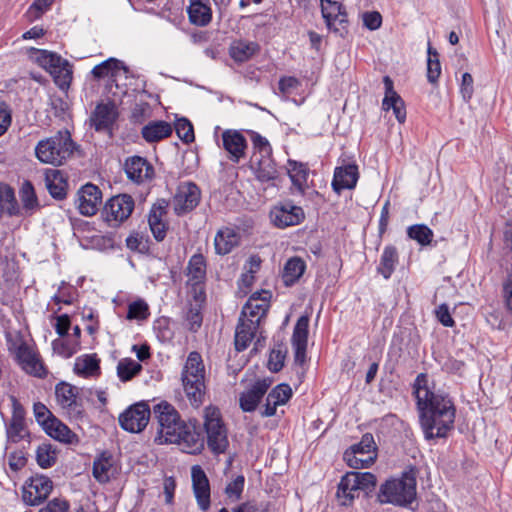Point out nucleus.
<instances>
[{
  "label": "nucleus",
  "instance_id": "obj_1",
  "mask_svg": "<svg viewBox=\"0 0 512 512\" xmlns=\"http://www.w3.org/2000/svg\"><path fill=\"white\" fill-rule=\"evenodd\" d=\"M417 408L426 440L445 438L454 428L456 408L448 394L425 391L423 398L418 397Z\"/></svg>",
  "mask_w": 512,
  "mask_h": 512
},
{
  "label": "nucleus",
  "instance_id": "obj_2",
  "mask_svg": "<svg viewBox=\"0 0 512 512\" xmlns=\"http://www.w3.org/2000/svg\"><path fill=\"white\" fill-rule=\"evenodd\" d=\"M418 471L414 466L401 473L398 478L387 479L379 487L377 499L381 504L407 507L416 500Z\"/></svg>",
  "mask_w": 512,
  "mask_h": 512
},
{
  "label": "nucleus",
  "instance_id": "obj_3",
  "mask_svg": "<svg viewBox=\"0 0 512 512\" xmlns=\"http://www.w3.org/2000/svg\"><path fill=\"white\" fill-rule=\"evenodd\" d=\"M182 386L190 404L199 408L205 398V366L200 353H189L181 373Z\"/></svg>",
  "mask_w": 512,
  "mask_h": 512
},
{
  "label": "nucleus",
  "instance_id": "obj_4",
  "mask_svg": "<svg viewBox=\"0 0 512 512\" xmlns=\"http://www.w3.org/2000/svg\"><path fill=\"white\" fill-rule=\"evenodd\" d=\"M169 430V434H158L160 443L178 444L188 454H199L204 449V436L196 420L185 423L179 415L178 420L171 423Z\"/></svg>",
  "mask_w": 512,
  "mask_h": 512
},
{
  "label": "nucleus",
  "instance_id": "obj_5",
  "mask_svg": "<svg viewBox=\"0 0 512 512\" xmlns=\"http://www.w3.org/2000/svg\"><path fill=\"white\" fill-rule=\"evenodd\" d=\"M76 149L68 130L58 131L54 136L41 140L35 148L36 157L42 163L62 165Z\"/></svg>",
  "mask_w": 512,
  "mask_h": 512
},
{
  "label": "nucleus",
  "instance_id": "obj_6",
  "mask_svg": "<svg viewBox=\"0 0 512 512\" xmlns=\"http://www.w3.org/2000/svg\"><path fill=\"white\" fill-rule=\"evenodd\" d=\"M204 428L207 435V445L214 454L224 453L229 445L227 430L222 420L220 410L215 406L204 409Z\"/></svg>",
  "mask_w": 512,
  "mask_h": 512
},
{
  "label": "nucleus",
  "instance_id": "obj_7",
  "mask_svg": "<svg viewBox=\"0 0 512 512\" xmlns=\"http://www.w3.org/2000/svg\"><path fill=\"white\" fill-rule=\"evenodd\" d=\"M30 51L31 57L35 59L39 66L47 70L53 76L55 83L60 88L69 86L72 80V69L67 60L47 50L31 48Z\"/></svg>",
  "mask_w": 512,
  "mask_h": 512
},
{
  "label": "nucleus",
  "instance_id": "obj_8",
  "mask_svg": "<svg viewBox=\"0 0 512 512\" xmlns=\"http://www.w3.org/2000/svg\"><path fill=\"white\" fill-rule=\"evenodd\" d=\"M134 200L128 194H120L110 198L103 209L105 221L111 227H116L126 221L134 210Z\"/></svg>",
  "mask_w": 512,
  "mask_h": 512
},
{
  "label": "nucleus",
  "instance_id": "obj_9",
  "mask_svg": "<svg viewBox=\"0 0 512 512\" xmlns=\"http://www.w3.org/2000/svg\"><path fill=\"white\" fill-rule=\"evenodd\" d=\"M200 199L201 191L195 183H181L172 199L174 213L182 216L191 212L198 206Z\"/></svg>",
  "mask_w": 512,
  "mask_h": 512
},
{
  "label": "nucleus",
  "instance_id": "obj_10",
  "mask_svg": "<svg viewBox=\"0 0 512 512\" xmlns=\"http://www.w3.org/2000/svg\"><path fill=\"white\" fill-rule=\"evenodd\" d=\"M150 414L149 405L145 402H138L120 414L119 424L125 431L139 433L147 426Z\"/></svg>",
  "mask_w": 512,
  "mask_h": 512
},
{
  "label": "nucleus",
  "instance_id": "obj_11",
  "mask_svg": "<svg viewBox=\"0 0 512 512\" xmlns=\"http://www.w3.org/2000/svg\"><path fill=\"white\" fill-rule=\"evenodd\" d=\"M102 202L101 190L92 183H87L77 192L75 203L83 216H93L97 213Z\"/></svg>",
  "mask_w": 512,
  "mask_h": 512
},
{
  "label": "nucleus",
  "instance_id": "obj_12",
  "mask_svg": "<svg viewBox=\"0 0 512 512\" xmlns=\"http://www.w3.org/2000/svg\"><path fill=\"white\" fill-rule=\"evenodd\" d=\"M53 488V483L46 476H36L30 479L23 488V500L31 506H37L47 499Z\"/></svg>",
  "mask_w": 512,
  "mask_h": 512
},
{
  "label": "nucleus",
  "instance_id": "obj_13",
  "mask_svg": "<svg viewBox=\"0 0 512 512\" xmlns=\"http://www.w3.org/2000/svg\"><path fill=\"white\" fill-rule=\"evenodd\" d=\"M124 171L129 180L136 184L150 181L154 177V167L144 157L134 155L128 157L124 162Z\"/></svg>",
  "mask_w": 512,
  "mask_h": 512
},
{
  "label": "nucleus",
  "instance_id": "obj_14",
  "mask_svg": "<svg viewBox=\"0 0 512 512\" xmlns=\"http://www.w3.org/2000/svg\"><path fill=\"white\" fill-rule=\"evenodd\" d=\"M309 317L302 315L298 318L292 334V346L294 349L295 363L302 365L306 359L308 341Z\"/></svg>",
  "mask_w": 512,
  "mask_h": 512
},
{
  "label": "nucleus",
  "instance_id": "obj_15",
  "mask_svg": "<svg viewBox=\"0 0 512 512\" xmlns=\"http://www.w3.org/2000/svg\"><path fill=\"white\" fill-rule=\"evenodd\" d=\"M271 383L272 381L269 378L256 380L249 389L240 394V408L244 412H253L271 386Z\"/></svg>",
  "mask_w": 512,
  "mask_h": 512
},
{
  "label": "nucleus",
  "instance_id": "obj_16",
  "mask_svg": "<svg viewBox=\"0 0 512 512\" xmlns=\"http://www.w3.org/2000/svg\"><path fill=\"white\" fill-rule=\"evenodd\" d=\"M193 491L201 510L206 511L210 507V485L206 473L199 465L191 469Z\"/></svg>",
  "mask_w": 512,
  "mask_h": 512
},
{
  "label": "nucleus",
  "instance_id": "obj_17",
  "mask_svg": "<svg viewBox=\"0 0 512 512\" xmlns=\"http://www.w3.org/2000/svg\"><path fill=\"white\" fill-rule=\"evenodd\" d=\"M222 142L232 162L238 163L245 156L247 141L239 131L225 130L222 133Z\"/></svg>",
  "mask_w": 512,
  "mask_h": 512
},
{
  "label": "nucleus",
  "instance_id": "obj_18",
  "mask_svg": "<svg viewBox=\"0 0 512 512\" xmlns=\"http://www.w3.org/2000/svg\"><path fill=\"white\" fill-rule=\"evenodd\" d=\"M16 357L22 369L35 377L44 378L47 371L38 356L26 345H20Z\"/></svg>",
  "mask_w": 512,
  "mask_h": 512
},
{
  "label": "nucleus",
  "instance_id": "obj_19",
  "mask_svg": "<svg viewBox=\"0 0 512 512\" xmlns=\"http://www.w3.org/2000/svg\"><path fill=\"white\" fill-rule=\"evenodd\" d=\"M167 206V201L164 199L159 200L152 206L148 215V224L157 242H162L167 234L168 225L162 220V217L166 214Z\"/></svg>",
  "mask_w": 512,
  "mask_h": 512
},
{
  "label": "nucleus",
  "instance_id": "obj_20",
  "mask_svg": "<svg viewBox=\"0 0 512 512\" xmlns=\"http://www.w3.org/2000/svg\"><path fill=\"white\" fill-rule=\"evenodd\" d=\"M385 86V97L382 102L384 110H393V113L399 123H404L406 119V110L404 101L394 90L393 81L389 76L383 78Z\"/></svg>",
  "mask_w": 512,
  "mask_h": 512
},
{
  "label": "nucleus",
  "instance_id": "obj_21",
  "mask_svg": "<svg viewBox=\"0 0 512 512\" xmlns=\"http://www.w3.org/2000/svg\"><path fill=\"white\" fill-rule=\"evenodd\" d=\"M264 297H260L261 294L256 292L250 296L246 304L242 308L241 317L244 316L246 319L257 320L258 325L262 318L266 316L269 308L270 292L264 291Z\"/></svg>",
  "mask_w": 512,
  "mask_h": 512
},
{
  "label": "nucleus",
  "instance_id": "obj_22",
  "mask_svg": "<svg viewBox=\"0 0 512 512\" xmlns=\"http://www.w3.org/2000/svg\"><path fill=\"white\" fill-rule=\"evenodd\" d=\"M304 217L303 209L290 203L284 204L272 212V221L279 228L298 225Z\"/></svg>",
  "mask_w": 512,
  "mask_h": 512
},
{
  "label": "nucleus",
  "instance_id": "obj_23",
  "mask_svg": "<svg viewBox=\"0 0 512 512\" xmlns=\"http://www.w3.org/2000/svg\"><path fill=\"white\" fill-rule=\"evenodd\" d=\"M359 172L356 164H347L336 167L334 171L332 188L336 193L344 189H353L358 181Z\"/></svg>",
  "mask_w": 512,
  "mask_h": 512
},
{
  "label": "nucleus",
  "instance_id": "obj_24",
  "mask_svg": "<svg viewBox=\"0 0 512 512\" xmlns=\"http://www.w3.org/2000/svg\"><path fill=\"white\" fill-rule=\"evenodd\" d=\"M251 168L254 170L257 180L261 182H269L278 178V170L272 155L258 157L256 153H253Z\"/></svg>",
  "mask_w": 512,
  "mask_h": 512
},
{
  "label": "nucleus",
  "instance_id": "obj_25",
  "mask_svg": "<svg viewBox=\"0 0 512 512\" xmlns=\"http://www.w3.org/2000/svg\"><path fill=\"white\" fill-rule=\"evenodd\" d=\"M257 320L243 319L241 316L235 330V349L242 352L248 348L258 331Z\"/></svg>",
  "mask_w": 512,
  "mask_h": 512
},
{
  "label": "nucleus",
  "instance_id": "obj_26",
  "mask_svg": "<svg viewBox=\"0 0 512 512\" xmlns=\"http://www.w3.org/2000/svg\"><path fill=\"white\" fill-rule=\"evenodd\" d=\"M117 118L113 103L98 104L91 115L92 125L96 131L110 130Z\"/></svg>",
  "mask_w": 512,
  "mask_h": 512
},
{
  "label": "nucleus",
  "instance_id": "obj_27",
  "mask_svg": "<svg viewBox=\"0 0 512 512\" xmlns=\"http://www.w3.org/2000/svg\"><path fill=\"white\" fill-rule=\"evenodd\" d=\"M56 398L59 404L75 415L82 414V405L77 400V387L66 382H61L55 388Z\"/></svg>",
  "mask_w": 512,
  "mask_h": 512
},
{
  "label": "nucleus",
  "instance_id": "obj_28",
  "mask_svg": "<svg viewBox=\"0 0 512 512\" xmlns=\"http://www.w3.org/2000/svg\"><path fill=\"white\" fill-rule=\"evenodd\" d=\"M45 183L50 195L62 200L67 195L68 182L64 173L57 169H49L45 173Z\"/></svg>",
  "mask_w": 512,
  "mask_h": 512
},
{
  "label": "nucleus",
  "instance_id": "obj_29",
  "mask_svg": "<svg viewBox=\"0 0 512 512\" xmlns=\"http://www.w3.org/2000/svg\"><path fill=\"white\" fill-rule=\"evenodd\" d=\"M154 414L158 420V434H169L171 423L178 420V411L168 402H161L154 406Z\"/></svg>",
  "mask_w": 512,
  "mask_h": 512
},
{
  "label": "nucleus",
  "instance_id": "obj_30",
  "mask_svg": "<svg viewBox=\"0 0 512 512\" xmlns=\"http://www.w3.org/2000/svg\"><path fill=\"white\" fill-rule=\"evenodd\" d=\"M240 235L233 228L220 229L214 239L215 251L219 255H226L239 244Z\"/></svg>",
  "mask_w": 512,
  "mask_h": 512
},
{
  "label": "nucleus",
  "instance_id": "obj_31",
  "mask_svg": "<svg viewBox=\"0 0 512 512\" xmlns=\"http://www.w3.org/2000/svg\"><path fill=\"white\" fill-rule=\"evenodd\" d=\"M173 128L166 121H152L142 128L141 135L148 143L159 142L172 134Z\"/></svg>",
  "mask_w": 512,
  "mask_h": 512
},
{
  "label": "nucleus",
  "instance_id": "obj_32",
  "mask_svg": "<svg viewBox=\"0 0 512 512\" xmlns=\"http://www.w3.org/2000/svg\"><path fill=\"white\" fill-rule=\"evenodd\" d=\"M259 51V45L255 42L235 41L229 48V55L238 62L243 63L251 59Z\"/></svg>",
  "mask_w": 512,
  "mask_h": 512
},
{
  "label": "nucleus",
  "instance_id": "obj_33",
  "mask_svg": "<svg viewBox=\"0 0 512 512\" xmlns=\"http://www.w3.org/2000/svg\"><path fill=\"white\" fill-rule=\"evenodd\" d=\"M43 429L53 439L71 444L74 442V439L77 437L74 432L70 430V428L65 425L63 422H61L56 417L53 418V420L49 421Z\"/></svg>",
  "mask_w": 512,
  "mask_h": 512
},
{
  "label": "nucleus",
  "instance_id": "obj_34",
  "mask_svg": "<svg viewBox=\"0 0 512 512\" xmlns=\"http://www.w3.org/2000/svg\"><path fill=\"white\" fill-rule=\"evenodd\" d=\"M189 20L197 26H206L212 18L211 8L201 0H191L188 7Z\"/></svg>",
  "mask_w": 512,
  "mask_h": 512
},
{
  "label": "nucleus",
  "instance_id": "obj_35",
  "mask_svg": "<svg viewBox=\"0 0 512 512\" xmlns=\"http://www.w3.org/2000/svg\"><path fill=\"white\" fill-rule=\"evenodd\" d=\"M398 263V252L395 246L388 245L384 248L380 258L379 266L377 267L378 273H380L385 279H389L395 270V266Z\"/></svg>",
  "mask_w": 512,
  "mask_h": 512
},
{
  "label": "nucleus",
  "instance_id": "obj_36",
  "mask_svg": "<svg viewBox=\"0 0 512 512\" xmlns=\"http://www.w3.org/2000/svg\"><path fill=\"white\" fill-rule=\"evenodd\" d=\"M188 283L203 284L206 278V260L200 253L194 254L187 266Z\"/></svg>",
  "mask_w": 512,
  "mask_h": 512
},
{
  "label": "nucleus",
  "instance_id": "obj_37",
  "mask_svg": "<svg viewBox=\"0 0 512 512\" xmlns=\"http://www.w3.org/2000/svg\"><path fill=\"white\" fill-rule=\"evenodd\" d=\"M99 371L100 365L96 355H84L76 358L74 372L77 375L89 377L98 374Z\"/></svg>",
  "mask_w": 512,
  "mask_h": 512
},
{
  "label": "nucleus",
  "instance_id": "obj_38",
  "mask_svg": "<svg viewBox=\"0 0 512 512\" xmlns=\"http://www.w3.org/2000/svg\"><path fill=\"white\" fill-rule=\"evenodd\" d=\"M112 467V456L106 452L102 453L93 463L94 478L100 483L108 482Z\"/></svg>",
  "mask_w": 512,
  "mask_h": 512
},
{
  "label": "nucleus",
  "instance_id": "obj_39",
  "mask_svg": "<svg viewBox=\"0 0 512 512\" xmlns=\"http://www.w3.org/2000/svg\"><path fill=\"white\" fill-rule=\"evenodd\" d=\"M288 164H289L288 174H289V177H290L293 185L300 192L303 193L305 190V187L307 185V179H308V175H309V171H308L307 167L304 164L298 163L293 160H289Z\"/></svg>",
  "mask_w": 512,
  "mask_h": 512
},
{
  "label": "nucleus",
  "instance_id": "obj_40",
  "mask_svg": "<svg viewBox=\"0 0 512 512\" xmlns=\"http://www.w3.org/2000/svg\"><path fill=\"white\" fill-rule=\"evenodd\" d=\"M305 268V262L301 258H290L286 262L283 271V279L285 284L291 285L295 283L303 275Z\"/></svg>",
  "mask_w": 512,
  "mask_h": 512
},
{
  "label": "nucleus",
  "instance_id": "obj_41",
  "mask_svg": "<svg viewBox=\"0 0 512 512\" xmlns=\"http://www.w3.org/2000/svg\"><path fill=\"white\" fill-rule=\"evenodd\" d=\"M123 68V63L116 58H109L102 63L96 65L91 74L97 80L106 77H115L119 70Z\"/></svg>",
  "mask_w": 512,
  "mask_h": 512
},
{
  "label": "nucleus",
  "instance_id": "obj_42",
  "mask_svg": "<svg viewBox=\"0 0 512 512\" xmlns=\"http://www.w3.org/2000/svg\"><path fill=\"white\" fill-rule=\"evenodd\" d=\"M409 239L416 241L421 246H428L434 238L433 231L425 224H414L407 228Z\"/></svg>",
  "mask_w": 512,
  "mask_h": 512
},
{
  "label": "nucleus",
  "instance_id": "obj_43",
  "mask_svg": "<svg viewBox=\"0 0 512 512\" xmlns=\"http://www.w3.org/2000/svg\"><path fill=\"white\" fill-rule=\"evenodd\" d=\"M142 371V365L130 358L122 359L117 365V375L122 382L132 380Z\"/></svg>",
  "mask_w": 512,
  "mask_h": 512
},
{
  "label": "nucleus",
  "instance_id": "obj_44",
  "mask_svg": "<svg viewBox=\"0 0 512 512\" xmlns=\"http://www.w3.org/2000/svg\"><path fill=\"white\" fill-rule=\"evenodd\" d=\"M343 9L342 4L337 1H326V4H323L321 8V13L327 27L333 29L336 33L339 32V29L335 27L334 24Z\"/></svg>",
  "mask_w": 512,
  "mask_h": 512
},
{
  "label": "nucleus",
  "instance_id": "obj_45",
  "mask_svg": "<svg viewBox=\"0 0 512 512\" xmlns=\"http://www.w3.org/2000/svg\"><path fill=\"white\" fill-rule=\"evenodd\" d=\"M343 459L350 468L362 469L370 467L374 463L376 455L364 457V455L355 452V450H346L343 454Z\"/></svg>",
  "mask_w": 512,
  "mask_h": 512
},
{
  "label": "nucleus",
  "instance_id": "obj_46",
  "mask_svg": "<svg viewBox=\"0 0 512 512\" xmlns=\"http://www.w3.org/2000/svg\"><path fill=\"white\" fill-rule=\"evenodd\" d=\"M56 460V451L52 448L51 444L43 443L38 446L36 450V461L41 468L47 469L52 467L56 463Z\"/></svg>",
  "mask_w": 512,
  "mask_h": 512
},
{
  "label": "nucleus",
  "instance_id": "obj_47",
  "mask_svg": "<svg viewBox=\"0 0 512 512\" xmlns=\"http://www.w3.org/2000/svg\"><path fill=\"white\" fill-rule=\"evenodd\" d=\"M441 74V64L439 61V53L428 45V59H427V79L431 84H435Z\"/></svg>",
  "mask_w": 512,
  "mask_h": 512
},
{
  "label": "nucleus",
  "instance_id": "obj_48",
  "mask_svg": "<svg viewBox=\"0 0 512 512\" xmlns=\"http://www.w3.org/2000/svg\"><path fill=\"white\" fill-rule=\"evenodd\" d=\"M349 477L345 473L338 483L336 499L340 506L349 507L353 505V495L351 494V487L349 486Z\"/></svg>",
  "mask_w": 512,
  "mask_h": 512
},
{
  "label": "nucleus",
  "instance_id": "obj_49",
  "mask_svg": "<svg viewBox=\"0 0 512 512\" xmlns=\"http://www.w3.org/2000/svg\"><path fill=\"white\" fill-rule=\"evenodd\" d=\"M149 315V306L142 299H138L128 305V311L126 315V318L128 320L143 321L146 320L149 317Z\"/></svg>",
  "mask_w": 512,
  "mask_h": 512
},
{
  "label": "nucleus",
  "instance_id": "obj_50",
  "mask_svg": "<svg viewBox=\"0 0 512 512\" xmlns=\"http://www.w3.org/2000/svg\"><path fill=\"white\" fill-rule=\"evenodd\" d=\"M187 327L191 332H197L202 325V307L200 304H189L188 310L185 314Z\"/></svg>",
  "mask_w": 512,
  "mask_h": 512
},
{
  "label": "nucleus",
  "instance_id": "obj_51",
  "mask_svg": "<svg viewBox=\"0 0 512 512\" xmlns=\"http://www.w3.org/2000/svg\"><path fill=\"white\" fill-rule=\"evenodd\" d=\"M175 131L177 136L186 144L195 140L193 125L186 118L177 119L175 122Z\"/></svg>",
  "mask_w": 512,
  "mask_h": 512
},
{
  "label": "nucleus",
  "instance_id": "obj_52",
  "mask_svg": "<svg viewBox=\"0 0 512 512\" xmlns=\"http://www.w3.org/2000/svg\"><path fill=\"white\" fill-rule=\"evenodd\" d=\"M20 198L25 209L32 210L39 206L34 187L29 181L23 183L20 190Z\"/></svg>",
  "mask_w": 512,
  "mask_h": 512
},
{
  "label": "nucleus",
  "instance_id": "obj_53",
  "mask_svg": "<svg viewBox=\"0 0 512 512\" xmlns=\"http://www.w3.org/2000/svg\"><path fill=\"white\" fill-rule=\"evenodd\" d=\"M349 473H352L354 480L357 482L356 484L362 489V491L368 493L375 488L377 479L373 473L356 471H350Z\"/></svg>",
  "mask_w": 512,
  "mask_h": 512
},
{
  "label": "nucleus",
  "instance_id": "obj_54",
  "mask_svg": "<svg viewBox=\"0 0 512 512\" xmlns=\"http://www.w3.org/2000/svg\"><path fill=\"white\" fill-rule=\"evenodd\" d=\"M250 136L253 144L254 153H256L258 157L263 155H272V147L265 137L261 136L259 133L254 131L250 132Z\"/></svg>",
  "mask_w": 512,
  "mask_h": 512
},
{
  "label": "nucleus",
  "instance_id": "obj_55",
  "mask_svg": "<svg viewBox=\"0 0 512 512\" xmlns=\"http://www.w3.org/2000/svg\"><path fill=\"white\" fill-rule=\"evenodd\" d=\"M53 349L56 353L64 358L72 357L79 349V341L67 342L61 339H56L52 343Z\"/></svg>",
  "mask_w": 512,
  "mask_h": 512
},
{
  "label": "nucleus",
  "instance_id": "obj_56",
  "mask_svg": "<svg viewBox=\"0 0 512 512\" xmlns=\"http://www.w3.org/2000/svg\"><path fill=\"white\" fill-rule=\"evenodd\" d=\"M270 401L275 400L279 405L286 404L292 397V389L288 384H279L274 387L269 393Z\"/></svg>",
  "mask_w": 512,
  "mask_h": 512
},
{
  "label": "nucleus",
  "instance_id": "obj_57",
  "mask_svg": "<svg viewBox=\"0 0 512 512\" xmlns=\"http://www.w3.org/2000/svg\"><path fill=\"white\" fill-rule=\"evenodd\" d=\"M347 450H355V452H358L361 455L375 452L376 444L373 435L371 433H365L359 443L350 446Z\"/></svg>",
  "mask_w": 512,
  "mask_h": 512
},
{
  "label": "nucleus",
  "instance_id": "obj_58",
  "mask_svg": "<svg viewBox=\"0 0 512 512\" xmlns=\"http://www.w3.org/2000/svg\"><path fill=\"white\" fill-rule=\"evenodd\" d=\"M48 105L53 111V115L61 119L65 117L69 107L67 101L59 95H51Z\"/></svg>",
  "mask_w": 512,
  "mask_h": 512
},
{
  "label": "nucleus",
  "instance_id": "obj_59",
  "mask_svg": "<svg viewBox=\"0 0 512 512\" xmlns=\"http://www.w3.org/2000/svg\"><path fill=\"white\" fill-rule=\"evenodd\" d=\"M245 484V478L243 475H238L232 482H230L226 488V495L234 500H239L242 496Z\"/></svg>",
  "mask_w": 512,
  "mask_h": 512
},
{
  "label": "nucleus",
  "instance_id": "obj_60",
  "mask_svg": "<svg viewBox=\"0 0 512 512\" xmlns=\"http://www.w3.org/2000/svg\"><path fill=\"white\" fill-rule=\"evenodd\" d=\"M35 419L39 425L44 428L50 420L55 417L52 412L41 402H37L33 406Z\"/></svg>",
  "mask_w": 512,
  "mask_h": 512
},
{
  "label": "nucleus",
  "instance_id": "obj_61",
  "mask_svg": "<svg viewBox=\"0 0 512 512\" xmlns=\"http://www.w3.org/2000/svg\"><path fill=\"white\" fill-rule=\"evenodd\" d=\"M25 420H11L7 428V435L13 442H18L24 438Z\"/></svg>",
  "mask_w": 512,
  "mask_h": 512
},
{
  "label": "nucleus",
  "instance_id": "obj_62",
  "mask_svg": "<svg viewBox=\"0 0 512 512\" xmlns=\"http://www.w3.org/2000/svg\"><path fill=\"white\" fill-rule=\"evenodd\" d=\"M126 246L132 251L143 253L148 249V239L138 233L132 234L127 237Z\"/></svg>",
  "mask_w": 512,
  "mask_h": 512
},
{
  "label": "nucleus",
  "instance_id": "obj_63",
  "mask_svg": "<svg viewBox=\"0 0 512 512\" xmlns=\"http://www.w3.org/2000/svg\"><path fill=\"white\" fill-rule=\"evenodd\" d=\"M269 505L265 502H256L254 500L240 504L233 509V512H268Z\"/></svg>",
  "mask_w": 512,
  "mask_h": 512
},
{
  "label": "nucleus",
  "instance_id": "obj_64",
  "mask_svg": "<svg viewBox=\"0 0 512 512\" xmlns=\"http://www.w3.org/2000/svg\"><path fill=\"white\" fill-rule=\"evenodd\" d=\"M69 507L70 505L67 500L55 498L49 501L39 512H68Z\"/></svg>",
  "mask_w": 512,
  "mask_h": 512
}]
</instances>
